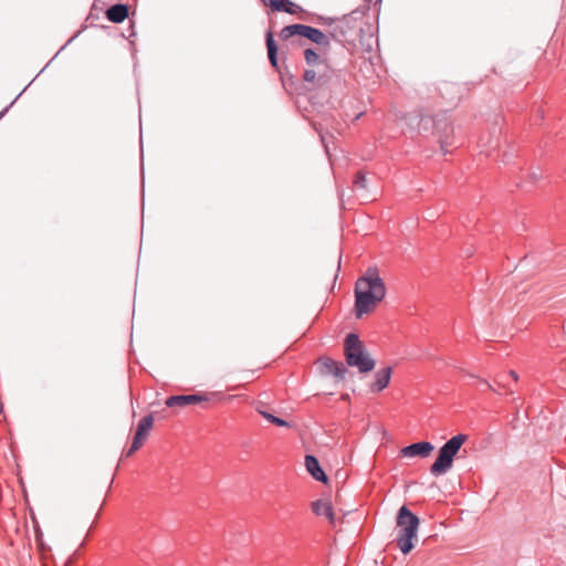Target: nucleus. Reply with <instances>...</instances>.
<instances>
[{"mask_svg": "<svg viewBox=\"0 0 566 566\" xmlns=\"http://www.w3.org/2000/svg\"><path fill=\"white\" fill-rule=\"evenodd\" d=\"M316 78V72L314 70H306L303 74V80L305 82H314Z\"/></svg>", "mask_w": 566, "mask_h": 566, "instance_id": "b1692460", "label": "nucleus"}, {"mask_svg": "<svg viewBox=\"0 0 566 566\" xmlns=\"http://www.w3.org/2000/svg\"><path fill=\"white\" fill-rule=\"evenodd\" d=\"M440 145H441V149L447 153L448 150L446 149L447 146H451L452 144L448 142L447 138H442L440 137Z\"/></svg>", "mask_w": 566, "mask_h": 566, "instance_id": "a878e982", "label": "nucleus"}, {"mask_svg": "<svg viewBox=\"0 0 566 566\" xmlns=\"http://www.w3.org/2000/svg\"><path fill=\"white\" fill-rule=\"evenodd\" d=\"M363 115V112L356 113L355 119L357 120Z\"/></svg>", "mask_w": 566, "mask_h": 566, "instance_id": "c85d7f7f", "label": "nucleus"}, {"mask_svg": "<svg viewBox=\"0 0 566 566\" xmlns=\"http://www.w3.org/2000/svg\"><path fill=\"white\" fill-rule=\"evenodd\" d=\"M220 401L222 396L219 392H198L191 395H176L170 396L166 399L165 405L169 408L174 407H187L190 405L207 403L210 401Z\"/></svg>", "mask_w": 566, "mask_h": 566, "instance_id": "39448f33", "label": "nucleus"}, {"mask_svg": "<svg viewBox=\"0 0 566 566\" xmlns=\"http://www.w3.org/2000/svg\"><path fill=\"white\" fill-rule=\"evenodd\" d=\"M11 105L4 107L1 112H0V119L7 114V112L9 111Z\"/></svg>", "mask_w": 566, "mask_h": 566, "instance_id": "cd10ccee", "label": "nucleus"}, {"mask_svg": "<svg viewBox=\"0 0 566 566\" xmlns=\"http://www.w3.org/2000/svg\"><path fill=\"white\" fill-rule=\"evenodd\" d=\"M479 386L481 387V390L485 391V390H493V391H496L493 386L485 379H480L479 380Z\"/></svg>", "mask_w": 566, "mask_h": 566, "instance_id": "393cba45", "label": "nucleus"}, {"mask_svg": "<svg viewBox=\"0 0 566 566\" xmlns=\"http://www.w3.org/2000/svg\"><path fill=\"white\" fill-rule=\"evenodd\" d=\"M347 516V514H343V517H342V521L340 523H344L345 522V517Z\"/></svg>", "mask_w": 566, "mask_h": 566, "instance_id": "c756f323", "label": "nucleus"}, {"mask_svg": "<svg viewBox=\"0 0 566 566\" xmlns=\"http://www.w3.org/2000/svg\"><path fill=\"white\" fill-rule=\"evenodd\" d=\"M261 416L266 419L269 422L275 424V426H279V427H290V423L282 419V418H279L270 412H266V411H260Z\"/></svg>", "mask_w": 566, "mask_h": 566, "instance_id": "aec40b11", "label": "nucleus"}, {"mask_svg": "<svg viewBox=\"0 0 566 566\" xmlns=\"http://www.w3.org/2000/svg\"><path fill=\"white\" fill-rule=\"evenodd\" d=\"M129 8L127 4L117 3L111 6L106 12V19L113 23H120L128 17Z\"/></svg>", "mask_w": 566, "mask_h": 566, "instance_id": "ddd939ff", "label": "nucleus"}, {"mask_svg": "<svg viewBox=\"0 0 566 566\" xmlns=\"http://www.w3.org/2000/svg\"><path fill=\"white\" fill-rule=\"evenodd\" d=\"M306 39H308L310 41H312L318 45L326 46L329 44V40H328L327 35L325 33H323L321 30L313 28V27H310Z\"/></svg>", "mask_w": 566, "mask_h": 566, "instance_id": "a211bd4d", "label": "nucleus"}, {"mask_svg": "<svg viewBox=\"0 0 566 566\" xmlns=\"http://www.w3.org/2000/svg\"><path fill=\"white\" fill-rule=\"evenodd\" d=\"M310 30V25L305 24H291L284 27L280 32V38L282 40H289L290 38L294 35H301L306 38Z\"/></svg>", "mask_w": 566, "mask_h": 566, "instance_id": "2eb2a0df", "label": "nucleus"}, {"mask_svg": "<svg viewBox=\"0 0 566 566\" xmlns=\"http://www.w3.org/2000/svg\"><path fill=\"white\" fill-rule=\"evenodd\" d=\"M433 450L432 443L428 441H420L412 443L410 446H407L401 449L400 453L402 457L406 458H412V457H420V458H427L431 451Z\"/></svg>", "mask_w": 566, "mask_h": 566, "instance_id": "0eeeda50", "label": "nucleus"}, {"mask_svg": "<svg viewBox=\"0 0 566 566\" xmlns=\"http://www.w3.org/2000/svg\"><path fill=\"white\" fill-rule=\"evenodd\" d=\"M509 375L513 378L514 381H517L518 376L514 370H510Z\"/></svg>", "mask_w": 566, "mask_h": 566, "instance_id": "bb28decb", "label": "nucleus"}, {"mask_svg": "<svg viewBox=\"0 0 566 566\" xmlns=\"http://www.w3.org/2000/svg\"><path fill=\"white\" fill-rule=\"evenodd\" d=\"M359 43L363 48V54L366 56H377V53L374 51V46L378 44V39L374 34V29L371 25L368 27V33L365 34L364 30H360Z\"/></svg>", "mask_w": 566, "mask_h": 566, "instance_id": "9d476101", "label": "nucleus"}, {"mask_svg": "<svg viewBox=\"0 0 566 566\" xmlns=\"http://www.w3.org/2000/svg\"><path fill=\"white\" fill-rule=\"evenodd\" d=\"M265 6L270 7L273 11L286 12L290 14H297L303 12V9L291 0H262Z\"/></svg>", "mask_w": 566, "mask_h": 566, "instance_id": "1a4fd4ad", "label": "nucleus"}, {"mask_svg": "<svg viewBox=\"0 0 566 566\" xmlns=\"http://www.w3.org/2000/svg\"><path fill=\"white\" fill-rule=\"evenodd\" d=\"M345 357L348 366H354V332L346 335L345 338Z\"/></svg>", "mask_w": 566, "mask_h": 566, "instance_id": "6ab92c4d", "label": "nucleus"}, {"mask_svg": "<svg viewBox=\"0 0 566 566\" xmlns=\"http://www.w3.org/2000/svg\"><path fill=\"white\" fill-rule=\"evenodd\" d=\"M305 467L307 472L316 480L323 483L327 482V476L323 469L321 468V464L318 460L311 454H307L305 457Z\"/></svg>", "mask_w": 566, "mask_h": 566, "instance_id": "f8f14e48", "label": "nucleus"}, {"mask_svg": "<svg viewBox=\"0 0 566 566\" xmlns=\"http://www.w3.org/2000/svg\"><path fill=\"white\" fill-rule=\"evenodd\" d=\"M356 201L364 205L375 198L367 190V179L361 171H356Z\"/></svg>", "mask_w": 566, "mask_h": 566, "instance_id": "9b49d317", "label": "nucleus"}, {"mask_svg": "<svg viewBox=\"0 0 566 566\" xmlns=\"http://www.w3.org/2000/svg\"><path fill=\"white\" fill-rule=\"evenodd\" d=\"M378 56H366L360 55L356 57V66H359V72L363 74L364 77L370 78L375 74V67H374V59H377Z\"/></svg>", "mask_w": 566, "mask_h": 566, "instance_id": "4468645a", "label": "nucleus"}, {"mask_svg": "<svg viewBox=\"0 0 566 566\" xmlns=\"http://www.w3.org/2000/svg\"><path fill=\"white\" fill-rule=\"evenodd\" d=\"M304 57L308 65H314L319 60V55L312 49H306L304 51Z\"/></svg>", "mask_w": 566, "mask_h": 566, "instance_id": "412c9836", "label": "nucleus"}, {"mask_svg": "<svg viewBox=\"0 0 566 566\" xmlns=\"http://www.w3.org/2000/svg\"><path fill=\"white\" fill-rule=\"evenodd\" d=\"M145 440L143 438H138L137 436H134L133 442L130 448L126 451V457H130L134 452H136L143 444Z\"/></svg>", "mask_w": 566, "mask_h": 566, "instance_id": "4be33fe9", "label": "nucleus"}, {"mask_svg": "<svg viewBox=\"0 0 566 566\" xmlns=\"http://www.w3.org/2000/svg\"><path fill=\"white\" fill-rule=\"evenodd\" d=\"M467 439V434H455L439 449L438 457L430 467V472L432 475H442L452 468L454 457L460 451Z\"/></svg>", "mask_w": 566, "mask_h": 566, "instance_id": "20e7f679", "label": "nucleus"}, {"mask_svg": "<svg viewBox=\"0 0 566 566\" xmlns=\"http://www.w3.org/2000/svg\"><path fill=\"white\" fill-rule=\"evenodd\" d=\"M381 0H365V4L360 8H356V12L358 11H361L364 12L365 10H369L371 7H376L377 4L380 3Z\"/></svg>", "mask_w": 566, "mask_h": 566, "instance_id": "5701e85b", "label": "nucleus"}, {"mask_svg": "<svg viewBox=\"0 0 566 566\" xmlns=\"http://www.w3.org/2000/svg\"><path fill=\"white\" fill-rule=\"evenodd\" d=\"M375 366V358L356 334V370L359 374L360 389L366 394L381 392L390 382L392 368L389 366L380 368L373 377L368 376V373L374 370Z\"/></svg>", "mask_w": 566, "mask_h": 566, "instance_id": "f03ea898", "label": "nucleus"}, {"mask_svg": "<svg viewBox=\"0 0 566 566\" xmlns=\"http://www.w3.org/2000/svg\"><path fill=\"white\" fill-rule=\"evenodd\" d=\"M396 524L398 534L396 544L403 555L409 554L418 541L417 532L420 525L419 517L407 505H402L397 513Z\"/></svg>", "mask_w": 566, "mask_h": 566, "instance_id": "7ed1b4c3", "label": "nucleus"}, {"mask_svg": "<svg viewBox=\"0 0 566 566\" xmlns=\"http://www.w3.org/2000/svg\"><path fill=\"white\" fill-rule=\"evenodd\" d=\"M154 424V416L151 413L145 416L137 424L135 436L138 438L147 439Z\"/></svg>", "mask_w": 566, "mask_h": 566, "instance_id": "dca6fc26", "label": "nucleus"}, {"mask_svg": "<svg viewBox=\"0 0 566 566\" xmlns=\"http://www.w3.org/2000/svg\"><path fill=\"white\" fill-rule=\"evenodd\" d=\"M386 296V286L378 269L370 266L356 279V319L373 313Z\"/></svg>", "mask_w": 566, "mask_h": 566, "instance_id": "f257e3e1", "label": "nucleus"}, {"mask_svg": "<svg viewBox=\"0 0 566 566\" xmlns=\"http://www.w3.org/2000/svg\"><path fill=\"white\" fill-rule=\"evenodd\" d=\"M312 511L317 516H325L336 527L338 520L335 516L332 504L327 500H316L311 504Z\"/></svg>", "mask_w": 566, "mask_h": 566, "instance_id": "6e6552de", "label": "nucleus"}, {"mask_svg": "<svg viewBox=\"0 0 566 566\" xmlns=\"http://www.w3.org/2000/svg\"><path fill=\"white\" fill-rule=\"evenodd\" d=\"M265 42L268 48L269 61L273 67L277 69V46L274 41L272 31L266 32Z\"/></svg>", "mask_w": 566, "mask_h": 566, "instance_id": "f3484780", "label": "nucleus"}, {"mask_svg": "<svg viewBox=\"0 0 566 566\" xmlns=\"http://www.w3.org/2000/svg\"><path fill=\"white\" fill-rule=\"evenodd\" d=\"M318 373L324 377H333L336 382L343 381L347 373V368L342 361L334 360L327 356L319 357L316 360Z\"/></svg>", "mask_w": 566, "mask_h": 566, "instance_id": "423d86ee", "label": "nucleus"}]
</instances>
